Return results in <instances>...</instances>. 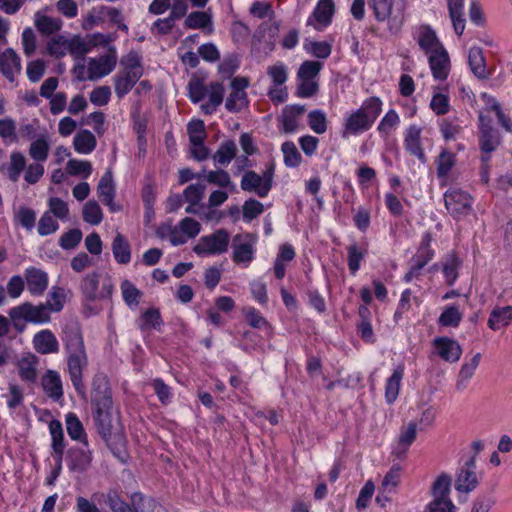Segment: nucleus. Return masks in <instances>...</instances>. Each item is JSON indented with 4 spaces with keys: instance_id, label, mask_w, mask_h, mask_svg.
I'll return each mask as SVG.
<instances>
[{
    "instance_id": "obj_15",
    "label": "nucleus",
    "mask_w": 512,
    "mask_h": 512,
    "mask_svg": "<svg viewBox=\"0 0 512 512\" xmlns=\"http://www.w3.org/2000/svg\"><path fill=\"white\" fill-rule=\"evenodd\" d=\"M335 11L333 0H319L307 19V25L317 31L324 30L332 21Z\"/></svg>"
},
{
    "instance_id": "obj_63",
    "label": "nucleus",
    "mask_w": 512,
    "mask_h": 512,
    "mask_svg": "<svg viewBox=\"0 0 512 512\" xmlns=\"http://www.w3.org/2000/svg\"><path fill=\"white\" fill-rule=\"evenodd\" d=\"M430 108L436 115H445L450 110V100L446 93L435 91L430 101Z\"/></svg>"
},
{
    "instance_id": "obj_56",
    "label": "nucleus",
    "mask_w": 512,
    "mask_h": 512,
    "mask_svg": "<svg viewBox=\"0 0 512 512\" xmlns=\"http://www.w3.org/2000/svg\"><path fill=\"white\" fill-rule=\"evenodd\" d=\"M236 151L237 147L234 141H225L220 145L213 159L216 164L227 165L235 157Z\"/></svg>"
},
{
    "instance_id": "obj_32",
    "label": "nucleus",
    "mask_w": 512,
    "mask_h": 512,
    "mask_svg": "<svg viewBox=\"0 0 512 512\" xmlns=\"http://www.w3.org/2000/svg\"><path fill=\"white\" fill-rule=\"evenodd\" d=\"M403 376L404 365L399 364L394 368L392 375L387 379L385 384V399L387 403L392 404L398 398Z\"/></svg>"
},
{
    "instance_id": "obj_38",
    "label": "nucleus",
    "mask_w": 512,
    "mask_h": 512,
    "mask_svg": "<svg viewBox=\"0 0 512 512\" xmlns=\"http://www.w3.org/2000/svg\"><path fill=\"white\" fill-rule=\"evenodd\" d=\"M34 25L40 33L50 35L59 31L63 22L60 18H53L38 11L34 15Z\"/></svg>"
},
{
    "instance_id": "obj_25",
    "label": "nucleus",
    "mask_w": 512,
    "mask_h": 512,
    "mask_svg": "<svg viewBox=\"0 0 512 512\" xmlns=\"http://www.w3.org/2000/svg\"><path fill=\"white\" fill-rule=\"evenodd\" d=\"M422 127L412 124L404 131V147L413 156L418 159H424V150L421 143Z\"/></svg>"
},
{
    "instance_id": "obj_40",
    "label": "nucleus",
    "mask_w": 512,
    "mask_h": 512,
    "mask_svg": "<svg viewBox=\"0 0 512 512\" xmlns=\"http://www.w3.org/2000/svg\"><path fill=\"white\" fill-rule=\"evenodd\" d=\"M304 113V106L290 105L286 106L282 112V126L286 133H293L296 131L299 118Z\"/></svg>"
},
{
    "instance_id": "obj_39",
    "label": "nucleus",
    "mask_w": 512,
    "mask_h": 512,
    "mask_svg": "<svg viewBox=\"0 0 512 512\" xmlns=\"http://www.w3.org/2000/svg\"><path fill=\"white\" fill-rule=\"evenodd\" d=\"M95 406V417L100 422L108 419L109 410L112 407V398L108 392H100L95 390L92 397Z\"/></svg>"
},
{
    "instance_id": "obj_52",
    "label": "nucleus",
    "mask_w": 512,
    "mask_h": 512,
    "mask_svg": "<svg viewBox=\"0 0 512 512\" xmlns=\"http://www.w3.org/2000/svg\"><path fill=\"white\" fill-rule=\"evenodd\" d=\"M83 220L90 225H99L103 220V212L95 200H90L82 208Z\"/></svg>"
},
{
    "instance_id": "obj_3",
    "label": "nucleus",
    "mask_w": 512,
    "mask_h": 512,
    "mask_svg": "<svg viewBox=\"0 0 512 512\" xmlns=\"http://www.w3.org/2000/svg\"><path fill=\"white\" fill-rule=\"evenodd\" d=\"M382 104L380 98L370 97L358 109L348 113L343 122V137L357 136L368 131L381 114Z\"/></svg>"
},
{
    "instance_id": "obj_14",
    "label": "nucleus",
    "mask_w": 512,
    "mask_h": 512,
    "mask_svg": "<svg viewBox=\"0 0 512 512\" xmlns=\"http://www.w3.org/2000/svg\"><path fill=\"white\" fill-rule=\"evenodd\" d=\"M479 484V475L474 459L467 461L456 473L455 489L460 493H470Z\"/></svg>"
},
{
    "instance_id": "obj_18",
    "label": "nucleus",
    "mask_w": 512,
    "mask_h": 512,
    "mask_svg": "<svg viewBox=\"0 0 512 512\" xmlns=\"http://www.w3.org/2000/svg\"><path fill=\"white\" fill-rule=\"evenodd\" d=\"M32 345L36 352L41 355L56 354L60 345L57 337L49 329H42L32 338Z\"/></svg>"
},
{
    "instance_id": "obj_54",
    "label": "nucleus",
    "mask_w": 512,
    "mask_h": 512,
    "mask_svg": "<svg viewBox=\"0 0 512 512\" xmlns=\"http://www.w3.org/2000/svg\"><path fill=\"white\" fill-rule=\"evenodd\" d=\"M90 42L87 36L81 37L74 35L69 38V54L75 59H82L83 56L91 51Z\"/></svg>"
},
{
    "instance_id": "obj_22",
    "label": "nucleus",
    "mask_w": 512,
    "mask_h": 512,
    "mask_svg": "<svg viewBox=\"0 0 512 512\" xmlns=\"http://www.w3.org/2000/svg\"><path fill=\"white\" fill-rule=\"evenodd\" d=\"M41 386L44 393L54 401H59L62 399L64 391H63V383L61 375L58 371L53 369H48L45 371L41 378Z\"/></svg>"
},
{
    "instance_id": "obj_49",
    "label": "nucleus",
    "mask_w": 512,
    "mask_h": 512,
    "mask_svg": "<svg viewBox=\"0 0 512 512\" xmlns=\"http://www.w3.org/2000/svg\"><path fill=\"white\" fill-rule=\"evenodd\" d=\"M463 318V313L456 305L446 306L439 316L438 323L444 327H457Z\"/></svg>"
},
{
    "instance_id": "obj_53",
    "label": "nucleus",
    "mask_w": 512,
    "mask_h": 512,
    "mask_svg": "<svg viewBox=\"0 0 512 512\" xmlns=\"http://www.w3.org/2000/svg\"><path fill=\"white\" fill-rule=\"evenodd\" d=\"M0 138L6 145L18 141L16 122L12 118L5 117L0 119Z\"/></svg>"
},
{
    "instance_id": "obj_8",
    "label": "nucleus",
    "mask_w": 512,
    "mask_h": 512,
    "mask_svg": "<svg viewBox=\"0 0 512 512\" xmlns=\"http://www.w3.org/2000/svg\"><path fill=\"white\" fill-rule=\"evenodd\" d=\"M274 169L268 168L262 174L255 171H246L241 179V189L246 192L255 193L261 198L268 196L273 185Z\"/></svg>"
},
{
    "instance_id": "obj_5",
    "label": "nucleus",
    "mask_w": 512,
    "mask_h": 512,
    "mask_svg": "<svg viewBox=\"0 0 512 512\" xmlns=\"http://www.w3.org/2000/svg\"><path fill=\"white\" fill-rule=\"evenodd\" d=\"M375 18L390 31H398L405 19L406 0H369Z\"/></svg>"
},
{
    "instance_id": "obj_31",
    "label": "nucleus",
    "mask_w": 512,
    "mask_h": 512,
    "mask_svg": "<svg viewBox=\"0 0 512 512\" xmlns=\"http://www.w3.org/2000/svg\"><path fill=\"white\" fill-rule=\"evenodd\" d=\"M224 88L219 82H212L208 85L206 91L207 101L201 104V110L205 114H212L220 106L223 101Z\"/></svg>"
},
{
    "instance_id": "obj_51",
    "label": "nucleus",
    "mask_w": 512,
    "mask_h": 512,
    "mask_svg": "<svg viewBox=\"0 0 512 512\" xmlns=\"http://www.w3.org/2000/svg\"><path fill=\"white\" fill-rule=\"evenodd\" d=\"M205 189H206V186L203 183H196V184L189 185L184 190V193H183L184 198L187 202L190 203V206H188L186 208V212H188V213L195 212L194 206L197 205L201 201Z\"/></svg>"
},
{
    "instance_id": "obj_27",
    "label": "nucleus",
    "mask_w": 512,
    "mask_h": 512,
    "mask_svg": "<svg viewBox=\"0 0 512 512\" xmlns=\"http://www.w3.org/2000/svg\"><path fill=\"white\" fill-rule=\"evenodd\" d=\"M428 57L429 66L436 80H445L450 71V60L446 49L431 54Z\"/></svg>"
},
{
    "instance_id": "obj_9",
    "label": "nucleus",
    "mask_w": 512,
    "mask_h": 512,
    "mask_svg": "<svg viewBox=\"0 0 512 512\" xmlns=\"http://www.w3.org/2000/svg\"><path fill=\"white\" fill-rule=\"evenodd\" d=\"M229 241V233L219 229L211 235L201 237L194 247V252L199 256L222 254L227 251Z\"/></svg>"
},
{
    "instance_id": "obj_47",
    "label": "nucleus",
    "mask_w": 512,
    "mask_h": 512,
    "mask_svg": "<svg viewBox=\"0 0 512 512\" xmlns=\"http://www.w3.org/2000/svg\"><path fill=\"white\" fill-rule=\"evenodd\" d=\"M49 431L52 438V449L56 460H62L64 451V435L62 425L59 421H52L49 425Z\"/></svg>"
},
{
    "instance_id": "obj_28",
    "label": "nucleus",
    "mask_w": 512,
    "mask_h": 512,
    "mask_svg": "<svg viewBox=\"0 0 512 512\" xmlns=\"http://www.w3.org/2000/svg\"><path fill=\"white\" fill-rule=\"evenodd\" d=\"M480 360L481 354L476 353L470 359H467L463 362L455 384L457 391L462 392L467 388L470 380L473 378L479 366Z\"/></svg>"
},
{
    "instance_id": "obj_30",
    "label": "nucleus",
    "mask_w": 512,
    "mask_h": 512,
    "mask_svg": "<svg viewBox=\"0 0 512 512\" xmlns=\"http://www.w3.org/2000/svg\"><path fill=\"white\" fill-rule=\"evenodd\" d=\"M512 323V306H497L490 312L487 325L493 331L506 328Z\"/></svg>"
},
{
    "instance_id": "obj_55",
    "label": "nucleus",
    "mask_w": 512,
    "mask_h": 512,
    "mask_svg": "<svg viewBox=\"0 0 512 512\" xmlns=\"http://www.w3.org/2000/svg\"><path fill=\"white\" fill-rule=\"evenodd\" d=\"M399 124L400 117L398 113L391 109L380 120L377 129L381 135L389 136L398 128Z\"/></svg>"
},
{
    "instance_id": "obj_11",
    "label": "nucleus",
    "mask_w": 512,
    "mask_h": 512,
    "mask_svg": "<svg viewBox=\"0 0 512 512\" xmlns=\"http://www.w3.org/2000/svg\"><path fill=\"white\" fill-rule=\"evenodd\" d=\"M444 200L446 209L455 218L465 216L472 210L473 199L471 195L459 188L448 190L444 194Z\"/></svg>"
},
{
    "instance_id": "obj_17",
    "label": "nucleus",
    "mask_w": 512,
    "mask_h": 512,
    "mask_svg": "<svg viewBox=\"0 0 512 512\" xmlns=\"http://www.w3.org/2000/svg\"><path fill=\"white\" fill-rule=\"evenodd\" d=\"M87 61L92 79L96 80L109 75L114 70L117 56L115 50L111 49L110 53L89 58Z\"/></svg>"
},
{
    "instance_id": "obj_12",
    "label": "nucleus",
    "mask_w": 512,
    "mask_h": 512,
    "mask_svg": "<svg viewBox=\"0 0 512 512\" xmlns=\"http://www.w3.org/2000/svg\"><path fill=\"white\" fill-rule=\"evenodd\" d=\"M256 243L257 237L253 234L236 235L232 243L234 262L247 266L254 259Z\"/></svg>"
},
{
    "instance_id": "obj_35",
    "label": "nucleus",
    "mask_w": 512,
    "mask_h": 512,
    "mask_svg": "<svg viewBox=\"0 0 512 512\" xmlns=\"http://www.w3.org/2000/svg\"><path fill=\"white\" fill-rule=\"evenodd\" d=\"M447 6L454 31L461 36L465 30L464 0H447Z\"/></svg>"
},
{
    "instance_id": "obj_36",
    "label": "nucleus",
    "mask_w": 512,
    "mask_h": 512,
    "mask_svg": "<svg viewBox=\"0 0 512 512\" xmlns=\"http://www.w3.org/2000/svg\"><path fill=\"white\" fill-rule=\"evenodd\" d=\"M96 145V137L88 130L77 132L73 138V148L78 154L88 155L95 150Z\"/></svg>"
},
{
    "instance_id": "obj_44",
    "label": "nucleus",
    "mask_w": 512,
    "mask_h": 512,
    "mask_svg": "<svg viewBox=\"0 0 512 512\" xmlns=\"http://www.w3.org/2000/svg\"><path fill=\"white\" fill-rule=\"evenodd\" d=\"M69 37L57 35L52 37L46 45L47 53L54 58H62L69 53Z\"/></svg>"
},
{
    "instance_id": "obj_50",
    "label": "nucleus",
    "mask_w": 512,
    "mask_h": 512,
    "mask_svg": "<svg viewBox=\"0 0 512 512\" xmlns=\"http://www.w3.org/2000/svg\"><path fill=\"white\" fill-rule=\"evenodd\" d=\"M188 96L193 103H198L206 98L208 85L197 75H193L188 82Z\"/></svg>"
},
{
    "instance_id": "obj_20",
    "label": "nucleus",
    "mask_w": 512,
    "mask_h": 512,
    "mask_svg": "<svg viewBox=\"0 0 512 512\" xmlns=\"http://www.w3.org/2000/svg\"><path fill=\"white\" fill-rule=\"evenodd\" d=\"M25 283L28 291L34 296L42 295L48 287L49 278L45 271L28 267L24 271Z\"/></svg>"
},
{
    "instance_id": "obj_60",
    "label": "nucleus",
    "mask_w": 512,
    "mask_h": 512,
    "mask_svg": "<svg viewBox=\"0 0 512 512\" xmlns=\"http://www.w3.org/2000/svg\"><path fill=\"white\" fill-rule=\"evenodd\" d=\"M105 502L112 512H133L128 503H126L117 490H109L105 495Z\"/></svg>"
},
{
    "instance_id": "obj_23",
    "label": "nucleus",
    "mask_w": 512,
    "mask_h": 512,
    "mask_svg": "<svg viewBox=\"0 0 512 512\" xmlns=\"http://www.w3.org/2000/svg\"><path fill=\"white\" fill-rule=\"evenodd\" d=\"M434 347L437 354L445 361L455 363L462 355L460 344L448 337H439L434 340Z\"/></svg>"
},
{
    "instance_id": "obj_19",
    "label": "nucleus",
    "mask_w": 512,
    "mask_h": 512,
    "mask_svg": "<svg viewBox=\"0 0 512 512\" xmlns=\"http://www.w3.org/2000/svg\"><path fill=\"white\" fill-rule=\"evenodd\" d=\"M418 431L417 422L410 421L404 424L399 431L397 443L394 448V455L397 458H404L410 446L416 439Z\"/></svg>"
},
{
    "instance_id": "obj_10",
    "label": "nucleus",
    "mask_w": 512,
    "mask_h": 512,
    "mask_svg": "<svg viewBox=\"0 0 512 512\" xmlns=\"http://www.w3.org/2000/svg\"><path fill=\"white\" fill-rule=\"evenodd\" d=\"M9 316L12 320H25L34 324H45L51 320V312L45 304L23 303L10 309Z\"/></svg>"
},
{
    "instance_id": "obj_29",
    "label": "nucleus",
    "mask_w": 512,
    "mask_h": 512,
    "mask_svg": "<svg viewBox=\"0 0 512 512\" xmlns=\"http://www.w3.org/2000/svg\"><path fill=\"white\" fill-rule=\"evenodd\" d=\"M68 467L73 472H84L91 464V453L85 443L83 448H72L68 453Z\"/></svg>"
},
{
    "instance_id": "obj_57",
    "label": "nucleus",
    "mask_w": 512,
    "mask_h": 512,
    "mask_svg": "<svg viewBox=\"0 0 512 512\" xmlns=\"http://www.w3.org/2000/svg\"><path fill=\"white\" fill-rule=\"evenodd\" d=\"M162 325H163V321L161 319L160 312H159V310H157L155 308H150V309L146 310L142 314V316L140 318V322H139V328L141 330H150V329L160 330Z\"/></svg>"
},
{
    "instance_id": "obj_2",
    "label": "nucleus",
    "mask_w": 512,
    "mask_h": 512,
    "mask_svg": "<svg viewBox=\"0 0 512 512\" xmlns=\"http://www.w3.org/2000/svg\"><path fill=\"white\" fill-rule=\"evenodd\" d=\"M66 353L67 372L71 383L77 391L83 389V375L88 366V356L81 333L70 330L63 337Z\"/></svg>"
},
{
    "instance_id": "obj_48",
    "label": "nucleus",
    "mask_w": 512,
    "mask_h": 512,
    "mask_svg": "<svg viewBox=\"0 0 512 512\" xmlns=\"http://www.w3.org/2000/svg\"><path fill=\"white\" fill-rule=\"evenodd\" d=\"M91 162L81 159H70L66 164V172L71 176H78L87 179L92 174Z\"/></svg>"
},
{
    "instance_id": "obj_59",
    "label": "nucleus",
    "mask_w": 512,
    "mask_h": 512,
    "mask_svg": "<svg viewBox=\"0 0 512 512\" xmlns=\"http://www.w3.org/2000/svg\"><path fill=\"white\" fill-rule=\"evenodd\" d=\"M281 151L283 153L284 164L287 167L295 168L300 165L302 156L293 142H284L281 146Z\"/></svg>"
},
{
    "instance_id": "obj_37",
    "label": "nucleus",
    "mask_w": 512,
    "mask_h": 512,
    "mask_svg": "<svg viewBox=\"0 0 512 512\" xmlns=\"http://www.w3.org/2000/svg\"><path fill=\"white\" fill-rule=\"evenodd\" d=\"M468 63L472 73L479 79H485L488 71L485 63L483 51L480 47L473 46L468 52Z\"/></svg>"
},
{
    "instance_id": "obj_33",
    "label": "nucleus",
    "mask_w": 512,
    "mask_h": 512,
    "mask_svg": "<svg viewBox=\"0 0 512 512\" xmlns=\"http://www.w3.org/2000/svg\"><path fill=\"white\" fill-rule=\"evenodd\" d=\"M156 233L160 238L168 239L173 246L181 245L188 241L184 231L181 229L180 223L178 225H173L171 222L162 223Z\"/></svg>"
},
{
    "instance_id": "obj_45",
    "label": "nucleus",
    "mask_w": 512,
    "mask_h": 512,
    "mask_svg": "<svg viewBox=\"0 0 512 512\" xmlns=\"http://www.w3.org/2000/svg\"><path fill=\"white\" fill-rule=\"evenodd\" d=\"M124 302L131 309L136 308L142 297V292L129 280H123L120 285Z\"/></svg>"
},
{
    "instance_id": "obj_1",
    "label": "nucleus",
    "mask_w": 512,
    "mask_h": 512,
    "mask_svg": "<svg viewBox=\"0 0 512 512\" xmlns=\"http://www.w3.org/2000/svg\"><path fill=\"white\" fill-rule=\"evenodd\" d=\"M478 103V128L479 148L481 151V162L489 163L491 155L498 149L502 142L499 131L493 126L496 118L498 123L507 132H512V121L505 114L499 102L487 93H481Z\"/></svg>"
},
{
    "instance_id": "obj_41",
    "label": "nucleus",
    "mask_w": 512,
    "mask_h": 512,
    "mask_svg": "<svg viewBox=\"0 0 512 512\" xmlns=\"http://www.w3.org/2000/svg\"><path fill=\"white\" fill-rule=\"evenodd\" d=\"M114 259L119 264H128L131 261V247L127 239L117 233L112 242Z\"/></svg>"
},
{
    "instance_id": "obj_6",
    "label": "nucleus",
    "mask_w": 512,
    "mask_h": 512,
    "mask_svg": "<svg viewBox=\"0 0 512 512\" xmlns=\"http://www.w3.org/2000/svg\"><path fill=\"white\" fill-rule=\"evenodd\" d=\"M113 290L114 284L111 277L95 271L86 274L80 283V292L86 302L109 299Z\"/></svg>"
},
{
    "instance_id": "obj_4",
    "label": "nucleus",
    "mask_w": 512,
    "mask_h": 512,
    "mask_svg": "<svg viewBox=\"0 0 512 512\" xmlns=\"http://www.w3.org/2000/svg\"><path fill=\"white\" fill-rule=\"evenodd\" d=\"M121 70L114 76L115 93L119 98L128 94L143 74L141 59L130 52L121 59Z\"/></svg>"
},
{
    "instance_id": "obj_62",
    "label": "nucleus",
    "mask_w": 512,
    "mask_h": 512,
    "mask_svg": "<svg viewBox=\"0 0 512 512\" xmlns=\"http://www.w3.org/2000/svg\"><path fill=\"white\" fill-rule=\"evenodd\" d=\"M308 125L316 134H324L327 131V118L322 110H313L308 116Z\"/></svg>"
},
{
    "instance_id": "obj_43",
    "label": "nucleus",
    "mask_w": 512,
    "mask_h": 512,
    "mask_svg": "<svg viewBox=\"0 0 512 512\" xmlns=\"http://www.w3.org/2000/svg\"><path fill=\"white\" fill-rule=\"evenodd\" d=\"M131 502L135 512H167V510L154 499L144 497L140 493L131 496Z\"/></svg>"
},
{
    "instance_id": "obj_42",
    "label": "nucleus",
    "mask_w": 512,
    "mask_h": 512,
    "mask_svg": "<svg viewBox=\"0 0 512 512\" xmlns=\"http://www.w3.org/2000/svg\"><path fill=\"white\" fill-rule=\"evenodd\" d=\"M50 150V142L46 135H41L33 140L29 146V156L35 162H44L47 160Z\"/></svg>"
},
{
    "instance_id": "obj_34",
    "label": "nucleus",
    "mask_w": 512,
    "mask_h": 512,
    "mask_svg": "<svg viewBox=\"0 0 512 512\" xmlns=\"http://www.w3.org/2000/svg\"><path fill=\"white\" fill-rule=\"evenodd\" d=\"M27 166V159L20 151H13L9 156V161L6 168L7 177L12 182H18L21 174Z\"/></svg>"
},
{
    "instance_id": "obj_46",
    "label": "nucleus",
    "mask_w": 512,
    "mask_h": 512,
    "mask_svg": "<svg viewBox=\"0 0 512 512\" xmlns=\"http://www.w3.org/2000/svg\"><path fill=\"white\" fill-rule=\"evenodd\" d=\"M402 474V467L399 464L393 465L382 480L380 493L393 492L395 488L399 485Z\"/></svg>"
},
{
    "instance_id": "obj_64",
    "label": "nucleus",
    "mask_w": 512,
    "mask_h": 512,
    "mask_svg": "<svg viewBox=\"0 0 512 512\" xmlns=\"http://www.w3.org/2000/svg\"><path fill=\"white\" fill-rule=\"evenodd\" d=\"M437 176L439 178H446L453 166L455 165V155L451 152H442L436 160Z\"/></svg>"
},
{
    "instance_id": "obj_58",
    "label": "nucleus",
    "mask_w": 512,
    "mask_h": 512,
    "mask_svg": "<svg viewBox=\"0 0 512 512\" xmlns=\"http://www.w3.org/2000/svg\"><path fill=\"white\" fill-rule=\"evenodd\" d=\"M303 48L308 54L321 59L328 58L332 51L331 45L326 41L306 40Z\"/></svg>"
},
{
    "instance_id": "obj_24",
    "label": "nucleus",
    "mask_w": 512,
    "mask_h": 512,
    "mask_svg": "<svg viewBox=\"0 0 512 512\" xmlns=\"http://www.w3.org/2000/svg\"><path fill=\"white\" fill-rule=\"evenodd\" d=\"M38 365L39 358L35 354H24L16 364L20 379L27 383H34L38 377Z\"/></svg>"
},
{
    "instance_id": "obj_7",
    "label": "nucleus",
    "mask_w": 512,
    "mask_h": 512,
    "mask_svg": "<svg viewBox=\"0 0 512 512\" xmlns=\"http://www.w3.org/2000/svg\"><path fill=\"white\" fill-rule=\"evenodd\" d=\"M451 477L440 474L431 487L432 500L423 512H455V505L450 498Z\"/></svg>"
},
{
    "instance_id": "obj_26",
    "label": "nucleus",
    "mask_w": 512,
    "mask_h": 512,
    "mask_svg": "<svg viewBox=\"0 0 512 512\" xmlns=\"http://www.w3.org/2000/svg\"><path fill=\"white\" fill-rule=\"evenodd\" d=\"M418 44L426 56L437 53L443 49L436 32L429 26H421L418 31Z\"/></svg>"
},
{
    "instance_id": "obj_61",
    "label": "nucleus",
    "mask_w": 512,
    "mask_h": 512,
    "mask_svg": "<svg viewBox=\"0 0 512 512\" xmlns=\"http://www.w3.org/2000/svg\"><path fill=\"white\" fill-rule=\"evenodd\" d=\"M205 178L210 184L227 188L231 192L236 189L234 183L231 181L230 175L224 170L209 171Z\"/></svg>"
},
{
    "instance_id": "obj_13",
    "label": "nucleus",
    "mask_w": 512,
    "mask_h": 512,
    "mask_svg": "<svg viewBox=\"0 0 512 512\" xmlns=\"http://www.w3.org/2000/svg\"><path fill=\"white\" fill-rule=\"evenodd\" d=\"M249 86L247 78L238 77L231 82V92L226 99L225 107L230 112H239L248 105L246 88Z\"/></svg>"
},
{
    "instance_id": "obj_21",
    "label": "nucleus",
    "mask_w": 512,
    "mask_h": 512,
    "mask_svg": "<svg viewBox=\"0 0 512 512\" xmlns=\"http://www.w3.org/2000/svg\"><path fill=\"white\" fill-rule=\"evenodd\" d=\"M20 71L21 60L13 49L8 48L0 52V72L6 79L14 82Z\"/></svg>"
},
{
    "instance_id": "obj_16",
    "label": "nucleus",
    "mask_w": 512,
    "mask_h": 512,
    "mask_svg": "<svg viewBox=\"0 0 512 512\" xmlns=\"http://www.w3.org/2000/svg\"><path fill=\"white\" fill-rule=\"evenodd\" d=\"M96 190L99 200L105 204L111 212L121 210V206L114 201L115 183L110 169L101 176Z\"/></svg>"
}]
</instances>
